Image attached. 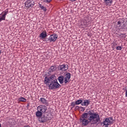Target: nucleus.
Masks as SVG:
<instances>
[{"label": "nucleus", "mask_w": 127, "mask_h": 127, "mask_svg": "<svg viewBox=\"0 0 127 127\" xmlns=\"http://www.w3.org/2000/svg\"><path fill=\"white\" fill-rule=\"evenodd\" d=\"M80 123L84 127L88 126L89 123L91 125H96L100 122V115L98 113H92L91 111L88 113H83L80 118Z\"/></svg>", "instance_id": "nucleus-1"}, {"label": "nucleus", "mask_w": 127, "mask_h": 127, "mask_svg": "<svg viewBox=\"0 0 127 127\" xmlns=\"http://www.w3.org/2000/svg\"><path fill=\"white\" fill-rule=\"evenodd\" d=\"M37 111L36 112V117H42L43 114H45L47 111V107L45 105H39L37 108Z\"/></svg>", "instance_id": "nucleus-2"}, {"label": "nucleus", "mask_w": 127, "mask_h": 127, "mask_svg": "<svg viewBox=\"0 0 127 127\" xmlns=\"http://www.w3.org/2000/svg\"><path fill=\"white\" fill-rule=\"evenodd\" d=\"M60 85L57 81L56 78L53 79V80L51 82V84L49 85V88L50 90H53V89H58Z\"/></svg>", "instance_id": "nucleus-3"}, {"label": "nucleus", "mask_w": 127, "mask_h": 127, "mask_svg": "<svg viewBox=\"0 0 127 127\" xmlns=\"http://www.w3.org/2000/svg\"><path fill=\"white\" fill-rule=\"evenodd\" d=\"M55 79H56L55 75H52L50 77L46 76L44 79V83L45 85H48L49 87L52 81Z\"/></svg>", "instance_id": "nucleus-4"}, {"label": "nucleus", "mask_w": 127, "mask_h": 127, "mask_svg": "<svg viewBox=\"0 0 127 127\" xmlns=\"http://www.w3.org/2000/svg\"><path fill=\"white\" fill-rule=\"evenodd\" d=\"M7 14H8V9L5 10L2 12L1 14H0V22H1L2 20H5V17Z\"/></svg>", "instance_id": "nucleus-5"}, {"label": "nucleus", "mask_w": 127, "mask_h": 127, "mask_svg": "<svg viewBox=\"0 0 127 127\" xmlns=\"http://www.w3.org/2000/svg\"><path fill=\"white\" fill-rule=\"evenodd\" d=\"M57 38H58V35L54 33L50 36L48 38V40L50 42H55V41L57 40Z\"/></svg>", "instance_id": "nucleus-6"}, {"label": "nucleus", "mask_w": 127, "mask_h": 127, "mask_svg": "<svg viewBox=\"0 0 127 127\" xmlns=\"http://www.w3.org/2000/svg\"><path fill=\"white\" fill-rule=\"evenodd\" d=\"M25 5L26 7H28V8L32 7L34 5V1H33V0H27L25 3Z\"/></svg>", "instance_id": "nucleus-7"}, {"label": "nucleus", "mask_w": 127, "mask_h": 127, "mask_svg": "<svg viewBox=\"0 0 127 127\" xmlns=\"http://www.w3.org/2000/svg\"><path fill=\"white\" fill-rule=\"evenodd\" d=\"M64 77V84H67V83L69 82V80L71 78V73L69 72H67L65 74Z\"/></svg>", "instance_id": "nucleus-8"}, {"label": "nucleus", "mask_w": 127, "mask_h": 127, "mask_svg": "<svg viewBox=\"0 0 127 127\" xmlns=\"http://www.w3.org/2000/svg\"><path fill=\"white\" fill-rule=\"evenodd\" d=\"M112 118H106L103 122L104 126H110L112 124Z\"/></svg>", "instance_id": "nucleus-9"}, {"label": "nucleus", "mask_w": 127, "mask_h": 127, "mask_svg": "<svg viewBox=\"0 0 127 127\" xmlns=\"http://www.w3.org/2000/svg\"><path fill=\"white\" fill-rule=\"evenodd\" d=\"M59 70L60 71H66L68 70V65L63 64L59 66Z\"/></svg>", "instance_id": "nucleus-10"}, {"label": "nucleus", "mask_w": 127, "mask_h": 127, "mask_svg": "<svg viewBox=\"0 0 127 127\" xmlns=\"http://www.w3.org/2000/svg\"><path fill=\"white\" fill-rule=\"evenodd\" d=\"M81 25L83 28H84L85 27H87V26H88V25H89V21H88V20H86V19L83 20L81 23Z\"/></svg>", "instance_id": "nucleus-11"}, {"label": "nucleus", "mask_w": 127, "mask_h": 127, "mask_svg": "<svg viewBox=\"0 0 127 127\" xmlns=\"http://www.w3.org/2000/svg\"><path fill=\"white\" fill-rule=\"evenodd\" d=\"M90 103H91V101H89V100L85 99L81 103V106H83V107H88L89 105H90Z\"/></svg>", "instance_id": "nucleus-12"}, {"label": "nucleus", "mask_w": 127, "mask_h": 127, "mask_svg": "<svg viewBox=\"0 0 127 127\" xmlns=\"http://www.w3.org/2000/svg\"><path fill=\"white\" fill-rule=\"evenodd\" d=\"M47 36V33L46 31H43L39 36L40 38H42V39H44L45 37Z\"/></svg>", "instance_id": "nucleus-13"}, {"label": "nucleus", "mask_w": 127, "mask_h": 127, "mask_svg": "<svg viewBox=\"0 0 127 127\" xmlns=\"http://www.w3.org/2000/svg\"><path fill=\"white\" fill-rule=\"evenodd\" d=\"M113 1H114V0H104L105 3L106 5H108V6H111L112 5Z\"/></svg>", "instance_id": "nucleus-14"}, {"label": "nucleus", "mask_w": 127, "mask_h": 127, "mask_svg": "<svg viewBox=\"0 0 127 127\" xmlns=\"http://www.w3.org/2000/svg\"><path fill=\"white\" fill-rule=\"evenodd\" d=\"M58 80L61 84H63L64 83V76L60 75L58 77Z\"/></svg>", "instance_id": "nucleus-15"}, {"label": "nucleus", "mask_w": 127, "mask_h": 127, "mask_svg": "<svg viewBox=\"0 0 127 127\" xmlns=\"http://www.w3.org/2000/svg\"><path fill=\"white\" fill-rule=\"evenodd\" d=\"M40 101L41 102V103H42L43 105H46V106L48 105V101L46 100V99H45V98H40Z\"/></svg>", "instance_id": "nucleus-16"}, {"label": "nucleus", "mask_w": 127, "mask_h": 127, "mask_svg": "<svg viewBox=\"0 0 127 127\" xmlns=\"http://www.w3.org/2000/svg\"><path fill=\"white\" fill-rule=\"evenodd\" d=\"M37 118H39L38 121L41 123H44L46 122L45 120V118L44 117H37Z\"/></svg>", "instance_id": "nucleus-17"}, {"label": "nucleus", "mask_w": 127, "mask_h": 127, "mask_svg": "<svg viewBox=\"0 0 127 127\" xmlns=\"http://www.w3.org/2000/svg\"><path fill=\"white\" fill-rule=\"evenodd\" d=\"M57 68L56 67V66L53 65L50 67V68L49 69V71L50 72V73H52V72H54V71H56V69Z\"/></svg>", "instance_id": "nucleus-18"}, {"label": "nucleus", "mask_w": 127, "mask_h": 127, "mask_svg": "<svg viewBox=\"0 0 127 127\" xmlns=\"http://www.w3.org/2000/svg\"><path fill=\"white\" fill-rule=\"evenodd\" d=\"M39 6L40 8L44 10V11H46V10H47V9L46 8V7H44V6L42 5L41 4H39Z\"/></svg>", "instance_id": "nucleus-19"}, {"label": "nucleus", "mask_w": 127, "mask_h": 127, "mask_svg": "<svg viewBox=\"0 0 127 127\" xmlns=\"http://www.w3.org/2000/svg\"><path fill=\"white\" fill-rule=\"evenodd\" d=\"M117 25H118V27L120 29H121V27H122V26H124V24H123L122 22L119 21L117 23Z\"/></svg>", "instance_id": "nucleus-20"}, {"label": "nucleus", "mask_w": 127, "mask_h": 127, "mask_svg": "<svg viewBox=\"0 0 127 127\" xmlns=\"http://www.w3.org/2000/svg\"><path fill=\"white\" fill-rule=\"evenodd\" d=\"M83 103V100H77L75 101L76 105H80V104H82Z\"/></svg>", "instance_id": "nucleus-21"}, {"label": "nucleus", "mask_w": 127, "mask_h": 127, "mask_svg": "<svg viewBox=\"0 0 127 127\" xmlns=\"http://www.w3.org/2000/svg\"><path fill=\"white\" fill-rule=\"evenodd\" d=\"M19 101L20 102H26V99L23 98V97H21L19 98Z\"/></svg>", "instance_id": "nucleus-22"}, {"label": "nucleus", "mask_w": 127, "mask_h": 127, "mask_svg": "<svg viewBox=\"0 0 127 127\" xmlns=\"http://www.w3.org/2000/svg\"><path fill=\"white\" fill-rule=\"evenodd\" d=\"M121 29H127V23L125 24H123V26L121 27Z\"/></svg>", "instance_id": "nucleus-23"}, {"label": "nucleus", "mask_w": 127, "mask_h": 127, "mask_svg": "<svg viewBox=\"0 0 127 127\" xmlns=\"http://www.w3.org/2000/svg\"><path fill=\"white\" fill-rule=\"evenodd\" d=\"M43 1L46 3H50L52 1V0H43Z\"/></svg>", "instance_id": "nucleus-24"}, {"label": "nucleus", "mask_w": 127, "mask_h": 127, "mask_svg": "<svg viewBox=\"0 0 127 127\" xmlns=\"http://www.w3.org/2000/svg\"><path fill=\"white\" fill-rule=\"evenodd\" d=\"M76 102H72L71 107H72V108H74L75 107V106H76Z\"/></svg>", "instance_id": "nucleus-25"}, {"label": "nucleus", "mask_w": 127, "mask_h": 127, "mask_svg": "<svg viewBox=\"0 0 127 127\" xmlns=\"http://www.w3.org/2000/svg\"><path fill=\"white\" fill-rule=\"evenodd\" d=\"M117 50H122V49H123V47H121V46H118L116 48Z\"/></svg>", "instance_id": "nucleus-26"}, {"label": "nucleus", "mask_w": 127, "mask_h": 127, "mask_svg": "<svg viewBox=\"0 0 127 127\" xmlns=\"http://www.w3.org/2000/svg\"><path fill=\"white\" fill-rule=\"evenodd\" d=\"M80 110H81V112H84V111H85V108L80 107Z\"/></svg>", "instance_id": "nucleus-27"}, {"label": "nucleus", "mask_w": 127, "mask_h": 127, "mask_svg": "<svg viewBox=\"0 0 127 127\" xmlns=\"http://www.w3.org/2000/svg\"><path fill=\"white\" fill-rule=\"evenodd\" d=\"M79 109H80V107H79L78 106H76L75 108V110H79Z\"/></svg>", "instance_id": "nucleus-28"}, {"label": "nucleus", "mask_w": 127, "mask_h": 127, "mask_svg": "<svg viewBox=\"0 0 127 127\" xmlns=\"http://www.w3.org/2000/svg\"><path fill=\"white\" fill-rule=\"evenodd\" d=\"M70 1H72V2H74V1H76L77 0H69Z\"/></svg>", "instance_id": "nucleus-29"}, {"label": "nucleus", "mask_w": 127, "mask_h": 127, "mask_svg": "<svg viewBox=\"0 0 127 127\" xmlns=\"http://www.w3.org/2000/svg\"><path fill=\"white\" fill-rule=\"evenodd\" d=\"M121 36H122V37H125V34H121Z\"/></svg>", "instance_id": "nucleus-30"}, {"label": "nucleus", "mask_w": 127, "mask_h": 127, "mask_svg": "<svg viewBox=\"0 0 127 127\" xmlns=\"http://www.w3.org/2000/svg\"><path fill=\"white\" fill-rule=\"evenodd\" d=\"M125 96H126V97H127V89L126 90V94H125Z\"/></svg>", "instance_id": "nucleus-31"}, {"label": "nucleus", "mask_w": 127, "mask_h": 127, "mask_svg": "<svg viewBox=\"0 0 127 127\" xmlns=\"http://www.w3.org/2000/svg\"><path fill=\"white\" fill-rule=\"evenodd\" d=\"M1 54V50H0V56Z\"/></svg>", "instance_id": "nucleus-32"}, {"label": "nucleus", "mask_w": 127, "mask_h": 127, "mask_svg": "<svg viewBox=\"0 0 127 127\" xmlns=\"http://www.w3.org/2000/svg\"><path fill=\"white\" fill-rule=\"evenodd\" d=\"M0 127H1V124L0 123Z\"/></svg>", "instance_id": "nucleus-33"}]
</instances>
